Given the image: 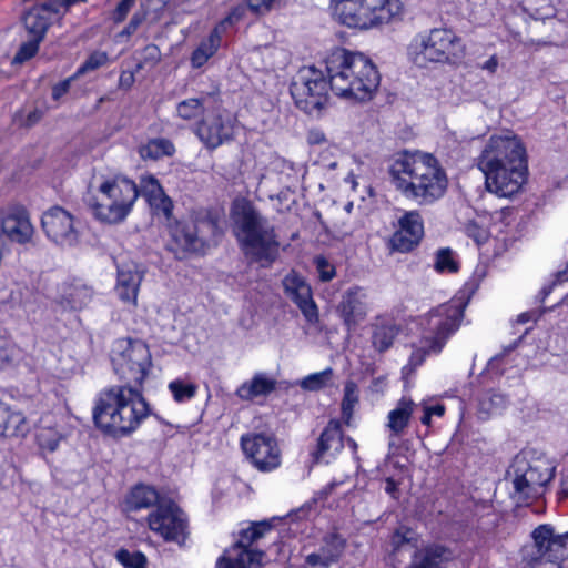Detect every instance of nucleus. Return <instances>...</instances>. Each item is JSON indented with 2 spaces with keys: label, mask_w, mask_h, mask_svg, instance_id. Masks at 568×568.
<instances>
[{
  "label": "nucleus",
  "mask_w": 568,
  "mask_h": 568,
  "mask_svg": "<svg viewBox=\"0 0 568 568\" xmlns=\"http://www.w3.org/2000/svg\"><path fill=\"white\" fill-rule=\"evenodd\" d=\"M477 165L485 175L487 190L500 197L517 194L526 181L525 148L510 131L489 138Z\"/></svg>",
  "instance_id": "nucleus-1"
},
{
  "label": "nucleus",
  "mask_w": 568,
  "mask_h": 568,
  "mask_svg": "<svg viewBox=\"0 0 568 568\" xmlns=\"http://www.w3.org/2000/svg\"><path fill=\"white\" fill-rule=\"evenodd\" d=\"M392 183L405 197L420 205H428L440 199L448 185V179L438 160L430 153L404 152L389 168Z\"/></svg>",
  "instance_id": "nucleus-2"
},
{
  "label": "nucleus",
  "mask_w": 568,
  "mask_h": 568,
  "mask_svg": "<svg viewBox=\"0 0 568 568\" xmlns=\"http://www.w3.org/2000/svg\"><path fill=\"white\" fill-rule=\"evenodd\" d=\"M331 90L338 97L366 102L373 99L381 75L372 60L361 52L336 48L325 60Z\"/></svg>",
  "instance_id": "nucleus-3"
},
{
  "label": "nucleus",
  "mask_w": 568,
  "mask_h": 568,
  "mask_svg": "<svg viewBox=\"0 0 568 568\" xmlns=\"http://www.w3.org/2000/svg\"><path fill=\"white\" fill-rule=\"evenodd\" d=\"M150 415V406L135 386H112L99 394L93 408L98 428L112 436L133 433Z\"/></svg>",
  "instance_id": "nucleus-4"
},
{
  "label": "nucleus",
  "mask_w": 568,
  "mask_h": 568,
  "mask_svg": "<svg viewBox=\"0 0 568 568\" xmlns=\"http://www.w3.org/2000/svg\"><path fill=\"white\" fill-rule=\"evenodd\" d=\"M231 217L244 255L262 267H270L280 252L274 225L245 200L234 202Z\"/></svg>",
  "instance_id": "nucleus-5"
},
{
  "label": "nucleus",
  "mask_w": 568,
  "mask_h": 568,
  "mask_svg": "<svg viewBox=\"0 0 568 568\" xmlns=\"http://www.w3.org/2000/svg\"><path fill=\"white\" fill-rule=\"evenodd\" d=\"M466 54L467 48L462 37L449 28H433L419 32L407 47L408 60L420 69L432 64L457 67Z\"/></svg>",
  "instance_id": "nucleus-6"
},
{
  "label": "nucleus",
  "mask_w": 568,
  "mask_h": 568,
  "mask_svg": "<svg viewBox=\"0 0 568 568\" xmlns=\"http://www.w3.org/2000/svg\"><path fill=\"white\" fill-rule=\"evenodd\" d=\"M138 197L136 183L124 175L116 174L101 181L98 195L87 194L84 201L97 220L118 224L131 213Z\"/></svg>",
  "instance_id": "nucleus-7"
},
{
  "label": "nucleus",
  "mask_w": 568,
  "mask_h": 568,
  "mask_svg": "<svg viewBox=\"0 0 568 568\" xmlns=\"http://www.w3.org/2000/svg\"><path fill=\"white\" fill-rule=\"evenodd\" d=\"M331 7L342 24L363 30L389 24L404 12L402 0H331Z\"/></svg>",
  "instance_id": "nucleus-8"
},
{
  "label": "nucleus",
  "mask_w": 568,
  "mask_h": 568,
  "mask_svg": "<svg viewBox=\"0 0 568 568\" xmlns=\"http://www.w3.org/2000/svg\"><path fill=\"white\" fill-rule=\"evenodd\" d=\"M111 362L113 371L123 383L121 386L142 388L148 376L152 358L148 345L139 339H118L112 348Z\"/></svg>",
  "instance_id": "nucleus-9"
},
{
  "label": "nucleus",
  "mask_w": 568,
  "mask_h": 568,
  "mask_svg": "<svg viewBox=\"0 0 568 568\" xmlns=\"http://www.w3.org/2000/svg\"><path fill=\"white\" fill-rule=\"evenodd\" d=\"M532 544L524 548V560L529 568H561L568 558V530L558 534L549 524L539 525L531 532Z\"/></svg>",
  "instance_id": "nucleus-10"
},
{
  "label": "nucleus",
  "mask_w": 568,
  "mask_h": 568,
  "mask_svg": "<svg viewBox=\"0 0 568 568\" xmlns=\"http://www.w3.org/2000/svg\"><path fill=\"white\" fill-rule=\"evenodd\" d=\"M513 469V497L517 503H528L539 498L545 493V487L555 476V466L544 457L527 460L517 456L511 466Z\"/></svg>",
  "instance_id": "nucleus-11"
},
{
  "label": "nucleus",
  "mask_w": 568,
  "mask_h": 568,
  "mask_svg": "<svg viewBox=\"0 0 568 568\" xmlns=\"http://www.w3.org/2000/svg\"><path fill=\"white\" fill-rule=\"evenodd\" d=\"M463 317L464 306L459 303L443 304L434 308L426 318L424 353H439L458 329Z\"/></svg>",
  "instance_id": "nucleus-12"
},
{
  "label": "nucleus",
  "mask_w": 568,
  "mask_h": 568,
  "mask_svg": "<svg viewBox=\"0 0 568 568\" xmlns=\"http://www.w3.org/2000/svg\"><path fill=\"white\" fill-rule=\"evenodd\" d=\"M329 79L315 67L303 68L291 84V94L297 108L312 113L323 108L327 100Z\"/></svg>",
  "instance_id": "nucleus-13"
},
{
  "label": "nucleus",
  "mask_w": 568,
  "mask_h": 568,
  "mask_svg": "<svg viewBox=\"0 0 568 568\" xmlns=\"http://www.w3.org/2000/svg\"><path fill=\"white\" fill-rule=\"evenodd\" d=\"M149 528L166 541H184L186 519L183 511L171 499L159 503L148 516Z\"/></svg>",
  "instance_id": "nucleus-14"
},
{
  "label": "nucleus",
  "mask_w": 568,
  "mask_h": 568,
  "mask_svg": "<svg viewBox=\"0 0 568 568\" xmlns=\"http://www.w3.org/2000/svg\"><path fill=\"white\" fill-rule=\"evenodd\" d=\"M245 456L260 471H272L281 465V450L276 438L264 433H252L241 437Z\"/></svg>",
  "instance_id": "nucleus-15"
},
{
  "label": "nucleus",
  "mask_w": 568,
  "mask_h": 568,
  "mask_svg": "<svg viewBox=\"0 0 568 568\" xmlns=\"http://www.w3.org/2000/svg\"><path fill=\"white\" fill-rule=\"evenodd\" d=\"M236 118L226 110H217L207 114L196 125V135L210 150L227 143L234 138Z\"/></svg>",
  "instance_id": "nucleus-16"
},
{
  "label": "nucleus",
  "mask_w": 568,
  "mask_h": 568,
  "mask_svg": "<svg viewBox=\"0 0 568 568\" xmlns=\"http://www.w3.org/2000/svg\"><path fill=\"white\" fill-rule=\"evenodd\" d=\"M41 225L47 237L60 246H73L79 241L73 215L61 206L45 211Z\"/></svg>",
  "instance_id": "nucleus-17"
},
{
  "label": "nucleus",
  "mask_w": 568,
  "mask_h": 568,
  "mask_svg": "<svg viewBox=\"0 0 568 568\" xmlns=\"http://www.w3.org/2000/svg\"><path fill=\"white\" fill-rule=\"evenodd\" d=\"M209 222H180L172 229L171 250L178 258L182 260L192 253H202L205 247L203 227Z\"/></svg>",
  "instance_id": "nucleus-18"
},
{
  "label": "nucleus",
  "mask_w": 568,
  "mask_h": 568,
  "mask_svg": "<svg viewBox=\"0 0 568 568\" xmlns=\"http://www.w3.org/2000/svg\"><path fill=\"white\" fill-rule=\"evenodd\" d=\"M368 310V295L359 286L346 290L336 306V313L349 333L366 320Z\"/></svg>",
  "instance_id": "nucleus-19"
},
{
  "label": "nucleus",
  "mask_w": 568,
  "mask_h": 568,
  "mask_svg": "<svg viewBox=\"0 0 568 568\" xmlns=\"http://www.w3.org/2000/svg\"><path fill=\"white\" fill-rule=\"evenodd\" d=\"M424 235L422 216L416 211L405 213L398 221V229L389 240L393 251L407 253L414 250Z\"/></svg>",
  "instance_id": "nucleus-20"
},
{
  "label": "nucleus",
  "mask_w": 568,
  "mask_h": 568,
  "mask_svg": "<svg viewBox=\"0 0 568 568\" xmlns=\"http://www.w3.org/2000/svg\"><path fill=\"white\" fill-rule=\"evenodd\" d=\"M283 287L285 294L297 305L305 318L313 323L318 318L317 306L312 296L311 286L305 278L291 271L283 278Z\"/></svg>",
  "instance_id": "nucleus-21"
},
{
  "label": "nucleus",
  "mask_w": 568,
  "mask_h": 568,
  "mask_svg": "<svg viewBox=\"0 0 568 568\" xmlns=\"http://www.w3.org/2000/svg\"><path fill=\"white\" fill-rule=\"evenodd\" d=\"M59 7V2L48 0L28 10L23 17L28 33L31 37H37L38 40H43L52 21L62 16L58 11Z\"/></svg>",
  "instance_id": "nucleus-22"
},
{
  "label": "nucleus",
  "mask_w": 568,
  "mask_h": 568,
  "mask_svg": "<svg viewBox=\"0 0 568 568\" xmlns=\"http://www.w3.org/2000/svg\"><path fill=\"white\" fill-rule=\"evenodd\" d=\"M143 275V268L134 262L122 263L118 266L115 293L122 302L136 305Z\"/></svg>",
  "instance_id": "nucleus-23"
},
{
  "label": "nucleus",
  "mask_w": 568,
  "mask_h": 568,
  "mask_svg": "<svg viewBox=\"0 0 568 568\" xmlns=\"http://www.w3.org/2000/svg\"><path fill=\"white\" fill-rule=\"evenodd\" d=\"M2 232L13 242L23 244L31 240L33 226L29 215L23 207L8 209L1 221Z\"/></svg>",
  "instance_id": "nucleus-24"
},
{
  "label": "nucleus",
  "mask_w": 568,
  "mask_h": 568,
  "mask_svg": "<svg viewBox=\"0 0 568 568\" xmlns=\"http://www.w3.org/2000/svg\"><path fill=\"white\" fill-rule=\"evenodd\" d=\"M345 547V538L337 532H331L324 537L318 551L307 555L305 560L310 566L327 568L339 560Z\"/></svg>",
  "instance_id": "nucleus-25"
},
{
  "label": "nucleus",
  "mask_w": 568,
  "mask_h": 568,
  "mask_svg": "<svg viewBox=\"0 0 568 568\" xmlns=\"http://www.w3.org/2000/svg\"><path fill=\"white\" fill-rule=\"evenodd\" d=\"M139 195L145 197L148 203L158 212L162 213L166 219L172 214V200L164 193L159 181L152 176H142L140 180Z\"/></svg>",
  "instance_id": "nucleus-26"
},
{
  "label": "nucleus",
  "mask_w": 568,
  "mask_h": 568,
  "mask_svg": "<svg viewBox=\"0 0 568 568\" xmlns=\"http://www.w3.org/2000/svg\"><path fill=\"white\" fill-rule=\"evenodd\" d=\"M344 447V437L341 425L336 420H331L322 432L316 450L313 453L314 459L320 462L325 456L334 457Z\"/></svg>",
  "instance_id": "nucleus-27"
},
{
  "label": "nucleus",
  "mask_w": 568,
  "mask_h": 568,
  "mask_svg": "<svg viewBox=\"0 0 568 568\" xmlns=\"http://www.w3.org/2000/svg\"><path fill=\"white\" fill-rule=\"evenodd\" d=\"M263 557L264 552L261 550L231 547L217 559L216 568H258Z\"/></svg>",
  "instance_id": "nucleus-28"
},
{
  "label": "nucleus",
  "mask_w": 568,
  "mask_h": 568,
  "mask_svg": "<svg viewBox=\"0 0 568 568\" xmlns=\"http://www.w3.org/2000/svg\"><path fill=\"white\" fill-rule=\"evenodd\" d=\"M417 407L410 397H402L387 415L386 428L390 436L400 437L409 426L414 409Z\"/></svg>",
  "instance_id": "nucleus-29"
},
{
  "label": "nucleus",
  "mask_w": 568,
  "mask_h": 568,
  "mask_svg": "<svg viewBox=\"0 0 568 568\" xmlns=\"http://www.w3.org/2000/svg\"><path fill=\"white\" fill-rule=\"evenodd\" d=\"M276 388V381L264 373L255 374L252 379L244 382L237 389L236 396L242 400H254L267 396Z\"/></svg>",
  "instance_id": "nucleus-30"
},
{
  "label": "nucleus",
  "mask_w": 568,
  "mask_h": 568,
  "mask_svg": "<svg viewBox=\"0 0 568 568\" xmlns=\"http://www.w3.org/2000/svg\"><path fill=\"white\" fill-rule=\"evenodd\" d=\"M399 333L398 326L390 318L377 317L372 324V345L384 353L389 349Z\"/></svg>",
  "instance_id": "nucleus-31"
},
{
  "label": "nucleus",
  "mask_w": 568,
  "mask_h": 568,
  "mask_svg": "<svg viewBox=\"0 0 568 568\" xmlns=\"http://www.w3.org/2000/svg\"><path fill=\"white\" fill-rule=\"evenodd\" d=\"M28 430L26 418L20 412H13L0 403V436L24 435Z\"/></svg>",
  "instance_id": "nucleus-32"
},
{
  "label": "nucleus",
  "mask_w": 568,
  "mask_h": 568,
  "mask_svg": "<svg viewBox=\"0 0 568 568\" xmlns=\"http://www.w3.org/2000/svg\"><path fill=\"white\" fill-rule=\"evenodd\" d=\"M159 493L151 486L136 485L130 493L126 505L131 510H139L150 507H158L159 503L164 500Z\"/></svg>",
  "instance_id": "nucleus-33"
},
{
  "label": "nucleus",
  "mask_w": 568,
  "mask_h": 568,
  "mask_svg": "<svg viewBox=\"0 0 568 568\" xmlns=\"http://www.w3.org/2000/svg\"><path fill=\"white\" fill-rule=\"evenodd\" d=\"M447 550L442 546H429L415 554L410 568H439L442 560L447 558Z\"/></svg>",
  "instance_id": "nucleus-34"
},
{
  "label": "nucleus",
  "mask_w": 568,
  "mask_h": 568,
  "mask_svg": "<svg viewBox=\"0 0 568 568\" xmlns=\"http://www.w3.org/2000/svg\"><path fill=\"white\" fill-rule=\"evenodd\" d=\"M221 43L217 31H213L206 40L193 51L191 62L194 68H201L216 52Z\"/></svg>",
  "instance_id": "nucleus-35"
},
{
  "label": "nucleus",
  "mask_w": 568,
  "mask_h": 568,
  "mask_svg": "<svg viewBox=\"0 0 568 568\" xmlns=\"http://www.w3.org/2000/svg\"><path fill=\"white\" fill-rule=\"evenodd\" d=\"M272 525L267 520L253 523L248 528L240 532V539L232 547H240L243 550H254L251 546L270 531Z\"/></svg>",
  "instance_id": "nucleus-36"
},
{
  "label": "nucleus",
  "mask_w": 568,
  "mask_h": 568,
  "mask_svg": "<svg viewBox=\"0 0 568 568\" xmlns=\"http://www.w3.org/2000/svg\"><path fill=\"white\" fill-rule=\"evenodd\" d=\"M508 399L497 392L486 393L479 400V414L483 418L500 414L507 406Z\"/></svg>",
  "instance_id": "nucleus-37"
},
{
  "label": "nucleus",
  "mask_w": 568,
  "mask_h": 568,
  "mask_svg": "<svg viewBox=\"0 0 568 568\" xmlns=\"http://www.w3.org/2000/svg\"><path fill=\"white\" fill-rule=\"evenodd\" d=\"M434 268L437 273H457L459 261L450 247H442L435 253Z\"/></svg>",
  "instance_id": "nucleus-38"
},
{
  "label": "nucleus",
  "mask_w": 568,
  "mask_h": 568,
  "mask_svg": "<svg viewBox=\"0 0 568 568\" xmlns=\"http://www.w3.org/2000/svg\"><path fill=\"white\" fill-rule=\"evenodd\" d=\"M22 351L11 339L0 336V369H6L22 359Z\"/></svg>",
  "instance_id": "nucleus-39"
},
{
  "label": "nucleus",
  "mask_w": 568,
  "mask_h": 568,
  "mask_svg": "<svg viewBox=\"0 0 568 568\" xmlns=\"http://www.w3.org/2000/svg\"><path fill=\"white\" fill-rule=\"evenodd\" d=\"M174 152L173 144L165 139H154L141 146L140 155L143 159L158 160L164 155H171Z\"/></svg>",
  "instance_id": "nucleus-40"
},
{
  "label": "nucleus",
  "mask_w": 568,
  "mask_h": 568,
  "mask_svg": "<svg viewBox=\"0 0 568 568\" xmlns=\"http://www.w3.org/2000/svg\"><path fill=\"white\" fill-rule=\"evenodd\" d=\"M358 387L356 383L354 381H346L341 408L342 416L347 424L353 416L354 408L358 404Z\"/></svg>",
  "instance_id": "nucleus-41"
},
{
  "label": "nucleus",
  "mask_w": 568,
  "mask_h": 568,
  "mask_svg": "<svg viewBox=\"0 0 568 568\" xmlns=\"http://www.w3.org/2000/svg\"><path fill=\"white\" fill-rule=\"evenodd\" d=\"M169 390L178 403H184L195 397L197 385L192 382H186L182 378H176L169 383Z\"/></svg>",
  "instance_id": "nucleus-42"
},
{
  "label": "nucleus",
  "mask_w": 568,
  "mask_h": 568,
  "mask_svg": "<svg viewBox=\"0 0 568 568\" xmlns=\"http://www.w3.org/2000/svg\"><path fill=\"white\" fill-rule=\"evenodd\" d=\"M92 298V290L85 285H75L64 296L67 305L72 310H80L88 305Z\"/></svg>",
  "instance_id": "nucleus-43"
},
{
  "label": "nucleus",
  "mask_w": 568,
  "mask_h": 568,
  "mask_svg": "<svg viewBox=\"0 0 568 568\" xmlns=\"http://www.w3.org/2000/svg\"><path fill=\"white\" fill-rule=\"evenodd\" d=\"M204 98H190L183 100L176 105V113L183 120H193L204 111Z\"/></svg>",
  "instance_id": "nucleus-44"
},
{
  "label": "nucleus",
  "mask_w": 568,
  "mask_h": 568,
  "mask_svg": "<svg viewBox=\"0 0 568 568\" xmlns=\"http://www.w3.org/2000/svg\"><path fill=\"white\" fill-rule=\"evenodd\" d=\"M531 17L536 20L557 18L560 22H565L568 24V8L556 9L552 4L546 3V1L542 0V4L532 8Z\"/></svg>",
  "instance_id": "nucleus-45"
},
{
  "label": "nucleus",
  "mask_w": 568,
  "mask_h": 568,
  "mask_svg": "<svg viewBox=\"0 0 568 568\" xmlns=\"http://www.w3.org/2000/svg\"><path fill=\"white\" fill-rule=\"evenodd\" d=\"M333 376V369L326 368L322 372L310 374L304 377L300 385L303 389L316 392L324 388Z\"/></svg>",
  "instance_id": "nucleus-46"
},
{
  "label": "nucleus",
  "mask_w": 568,
  "mask_h": 568,
  "mask_svg": "<svg viewBox=\"0 0 568 568\" xmlns=\"http://www.w3.org/2000/svg\"><path fill=\"white\" fill-rule=\"evenodd\" d=\"M115 558L124 568H146V557L140 551L120 549Z\"/></svg>",
  "instance_id": "nucleus-47"
},
{
  "label": "nucleus",
  "mask_w": 568,
  "mask_h": 568,
  "mask_svg": "<svg viewBox=\"0 0 568 568\" xmlns=\"http://www.w3.org/2000/svg\"><path fill=\"white\" fill-rule=\"evenodd\" d=\"M412 530L405 527L398 528L394 535L392 536V545L394 547L395 552H399L402 549L407 548L409 551H413V554H416L420 550H416V546L412 544L413 537ZM425 548H423L424 550ZM415 555H413L414 557Z\"/></svg>",
  "instance_id": "nucleus-48"
},
{
  "label": "nucleus",
  "mask_w": 568,
  "mask_h": 568,
  "mask_svg": "<svg viewBox=\"0 0 568 568\" xmlns=\"http://www.w3.org/2000/svg\"><path fill=\"white\" fill-rule=\"evenodd\" d=\"M41 42L42 40H38L37 37H32L29 41L23 42L13 58V63L21 64L33 58L38 52Z\"/></svg>",
  "instance_id": "nucleus-49"
},
{
  "label": "nucleus",
  "mask_w": 568,
  "mask_h": 568,
  "mask_svg": "<svg viewBox=\"0 0 568 568\" xmlns=\"http://www.w3.org/2000/svg\"><path fill=\"white\" fill-rule=\"evenodd\" d=\"M170 0H142L141 9L149 16V23L160 20Z\"/></svg>",
  "instance_id": "nucleus-50"
},
{
  "label": "nucleus",
  "mask_w": 568,
  "mask_h": 568,
  "mask_svg": "<svg viewBox=\"0 0 568 568\" xmlns=\"http://www.w3.org/2000/svg\"><path fill=\"white\" fill-rule=\"evenodd\" d=\"M37 438L42 448L53 452L59 445L61 435L54 428H41Z\"/></svg>",
  "instance_id": "nucleus-51"
},
{
  "label": "nucleus",
  "mask_w": 568,
  "mask_h": 568,
  "mask_svg": "<svg viewBox=\"0 0 568 568\" xmlns=\"http://www.w3.org/2000/svg\"><path fill=\"white\" fill-rule=\"evenodd\" d=\"M108 53L104 51H94L92 52L88 59L83 62V64L78 69V74H83L89 71L97 70L108 62Z\"/></svg>",
  "instance_id": "nucleus-52"
},
{
  "label": "nucleus",
  "mask_w": 568,
  "mask_h": 568,
  "mask_svg": "<svg viewBox=\"0 0 568 568\" xmlns=\"http://www.w3.org/2000/svg\"><path fill=\"white\" fill-rule=\"evenodd\" d=\"M337 151L338 150L335 145H328L320 153L316 163L324 170H336L338 166V161L336 158Z\"/></svg>",
  "instance_id": "nucleus-53"
},
{
  "label": "nucleus",
  "mask_w": 568,
  "mask_h": 568,
  "mask_svg": "<svg viewBox=\"0 0 568 568\" xmlns=\"http://www.w3.org/2000/svg\"><path fill=\"white\" fill-rule=\"evenodd\" d=\"M144 21L149 22V16L140 9L132 16L129 24L119 33V37L132 36Z\"/></svg>",
  "instance_id": "nucleus-54"
},
{
  "label": "nucleus",
  "mask_w": 568,
  "mask_h": 568,
  "mask_svg": "<svg viewBox=\"0 0 568 568\" xmlns=\"http://www.w3.org/2000/svg\"><path fill=\"white\" fill-rule=\"evenodd\" d=\"M315 265L323 282H328L335 276L334 266L323 256L315 258Z\"/></svg>",
  "instance_id": "nucleus-55"
},
{
  "label": "nucleus",
  "mask_w": 568,
  "mask_h": 568,
  "mask_svg": "<svg viewBox=\"0 0 568 568\" xmlns=\"http://www.w3.org/2000/svg\"><path fill=\"white\" fill-rule=\"evenodd\" d=\"M135 0H121L114 11L112 12V20L114 23H121L128 17L130 10L133 8Z\"/></svg>",
  "instance_id": "nucleus-56"
},
{
  "label": "nucleus",
  "mask_w": 568,
  "mask_h": 568,
  "mask_svg": "<svg viewBox=\"0 0 568 568\" xmlns=\"http://www.w3.org/2000/svg\"><path fill=\"white\" fill-rule=\"evenodd\" d=\"M466 234L474 239V241L477 244H480L486 241L487 239V231L486 229L481 227L474 221H469L465 226Z\"/></svg>",
  "instance_id": "nucleus-57"
},
{
  "label": "nucleus",
  "mask_w": 568,
  "mask_h": 568,
  "mask_svg": "<svg viewBox=\"0 0 568 568\" xmlns=\"http://www.w3.org/2000/svg\"><path fill=\"white\" fill-rule=\"evenodd\" d=\"M248 9L256 14H265L270 12L277 0H246Z\"/></svg>",
  "instance_id": "nucleus-58"
},
{
  "label": "nucleus",
  "mask_w": 568,
  "mask_h": 568,
  "mask_svg": "<svg viewBox=\"0 0 568 568\" xmlns=\"http://www.w3.org/2000/svg\"><path fill=\"white\" fill-rule=\"evenodd\" d=\"M43 116V111L36 108L33 110H31L30 112H28V114L23 118V119H20V124L21 125H24V126H33L34 124H37Z\"/></svg>",
  "instance_id": "nucleus-59"
},
{
  "label": "nucleus",
  "mask_w": 568,
  "mask_h": 568,
  "mask_svg": "<svg viewBox=\"0 0 568 568\" xmlns=\"http://www.w3.org/2000/svg\"><path fill=\"white\" fill-rule=\"evenodd\" d=\"M72 78L65 79L52 88V98L58 101L61 97H63L71 87Z\"/></svg>",
  "instance_id": "nucleus-60"
},
{
  "label": "nucleus",
  "mask_w": 568,
  "mask_h": 568,
  "mask_svg": "<svg viewBox=\"0 0 568 568\" xmlns=\"http://www.w3.org/2000/svg\"><path fill=\"white\" fill-rule=\"evenodd\" d=\"M306 140L311 145H321L326 142V136L323 131L313 129L307 132Z\"/></svg>",
  "instance_id": "nucleus-61"
},
{
  "label": "nucleus",
  "mask_w": 568,
  "mask_h": 568,
  "mask_svg": "<svg viewBox=\"0 0 568 568\" xmlns=\"http://www.w3.org/2000/svg\"><path fill=\"white\" fill-rule=\"evenodd\" d=\"M550 310L551 308H542L540 311H529V312L521 313L520 315H518L517 322L520 324H525L529 321L536 322L544 313H546L547 311H550Z\"/></svg>",
  "instance_id": "nucleus-62"
},
{
  "label": "nucleus",
  "mask_w": 568,
  "mask_h": 568,
  "mask_svg": "<svg viewBox=\"0 0 568 568\" xmlns=\"http://www.w3.org/2000/svg\"><path fill=\"white\" fill-rule=\"evenodd\" d=\"M499 65V60L497 55H491L487 61L480 64V69L487 71L489 74H495L497 72Z\"/></svg>",
  "instance_id": "nucleus-63"
},
{
  "label": "nucleus",
  "mask_w": 568,
  "mask_h": 568,
  "mask_svg": "<svg viewBox=\"0 0 568 568\" xmlns=\"http://www.w3.org/2000/svg\"><path fill=\"white\" fill-rule=\"evenodd\" d=\"M420 406H422V408H425L426 412H428L432 415V417L433 416L442 417L445 414V406L442 404L429 406L426 403H422Z\"/></svg>",
  "instance_id": "nucleus-64"
}]
</instances>
